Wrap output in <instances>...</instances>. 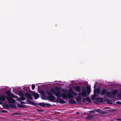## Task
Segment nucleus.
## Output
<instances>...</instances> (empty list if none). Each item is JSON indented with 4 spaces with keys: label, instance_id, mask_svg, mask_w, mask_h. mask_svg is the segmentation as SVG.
<instances>
[{
    "label": "nucleus",
    "instance_id": "nucleus-4",
    "mask_svg": "<svg viewBox=\"0 0 121 121\" xmlns=\"http://www.w3.org/2000/svg\"><path fill=\"white\" fill-rule=\"evenodd\" d=\"M5 93L7 95V96L5 95H0V98H16L13 94L11 93L10 91L9 90L6 91Z\"/></svg>",
    "mask_w": 121,
    "mask_h": 121
},
{
    "label": "nucleus",
    "instance_id": "nucleus-16",
    "mask_svg": "<svg viewBox=\"0 0 121 121\" xmlns=\"http://www.w3.org/2000/svg\"><path fill=\"white\" fill-rule=\"evenodd\" d=\"M75 90L76 91L79 92L81 90V88L79 86H77L75 87Z\"/></svg>",
    "mask_w": 121,
    "mask_h": 121
},
{
    "label": "nucleus",
    "instance_id": "nucleus-32",
    "mask_svg": "<svg viewBox=\"0 0 121 121\" xmlns=\"http://www.w3.org/2000/svg\"><path fill=\"white\" fill-rule=\"evenodd\" d=\"M2 112H7L6 111L3 110L2 111Z\"/></svg>",
    "mask_w": 121,
    "mask_h": 121
},
{
    "label": "nucleus",
    "instance_id": "nucleus-10",
    "mask_svg": "<svg viewBox=\"0 0 121 121\" xmlns=\"http://www.w3.org/2000/svg\"><path fill=\"white\" fill-rule=\"evenodd\" d=\"M104 101L109 104H112L114 103V101L111 100L110 99H104Z\"/></svg>",
    "mask_w": 121,
    "mask_h": 121
},
{
    "label": "nucleus",
    "instance_id": "nucleus-18",
    "mask_svg": "<svg viewBox=\"0 0 121 121\" xmlns=\"http://www.w3.org/2000/svg\"><path fill=\"white\" fill-rule=\"evenodd\" d=\"M69 93H70L72 94L73 95H75V93L74 92L73 90L71 89H69Z\"/></svg>",
    "mask_w": 121,
    "mask_h": 121
},
{
    "label": "nucleus",
    "instance_id": "nucleus-26",
    "mask_svg": "<svg viewBox=\"0 0 121 121\" xmlns=\"http://www.w3.org/2000/svg\"><path fill=\"white\" fill-rule=\"evenodd\" d=\"M93 117V116L92 115H90L87 117V118L89 119H91Z\"/></svg>",
    "mask_w": 121,
    "mask_h": 121
},
{
    "label": "nucleus",
    "instance_id": "nucleus-9",
    "mask_svg": "<svg viewBox=\"0 0 121 121\" xmlns=\"http://www.w3.org/2000/svg\"><path fill=\"white\" fill-rule=\"evenodd\" d=\"M39 105L40 106L45 107H49L51 106V105L49 104L44 103H39Z\"/></svg>",
    "mask_w": 121,
    "mask_h": 121
},
{
    "label": "nucleus",
    "instance_id": "nucleus-31",
    "mask_svg": "<svg viewBox=\"0 0 121 121\" xmlns=\"http://www.w3.org/2000/svg\"><path fill=\"white\" fill-rule=\"evenodd\" d=\"M95 111H89V112H92V113H95Z\"/></svg>",
    "mask_w": 121,
    "mask_h": 121
},
{
    "label": "nucleus",
    "instance_id": "nucleus-14",
    "mask_svg": "<svg viewBox=\"0 0 121 121\" xmlns=\"http://www.w3.org/2000/svg\"><path fill=\"white\" fill-rule=\"evenodd\" d=\"M40 93L41 95H43V96L44 97V98H46L45 97L46 94L44 91L43 90L41 91H40Z\"/></svg>",
    "mask_w": 121,
    "mask_h": 121
},
{
    "label": "nucleus",
    "instance_id": "nucleus-11",
    "mask_svg": "<svg viewBox=\"0 0 121 121\" xmlns=\"http://www.w3.org/2000/svg\"><path fill=\"white\" fill-rule=\"evenodd\" d=\"M31 94L32 95V97H34V98H38L39 97V95L38 94L32 91Z\"/></svg>",
    "mask_w": 121,
    "mask_h": 121
},
{
    "label": "nucleus",
    "instance_id": "nucleus-21",
    "mask_svg": "<svg viewBox=\"0 0 121 121\" xmlns=\"http://www.w3.org/2000/svg\"><path fill=\"white\" fill-rule=\"evenodd\" d=\"M106 90L105 89H103L101 91V94L102 95H103L106 94Z\"/></svg>",
    "mask_w": 121,
    "mask_h": 121
},
{
    "label": "nucleus",
    "instance_id": "nucleus-37",
    "mask_svg": "<svg viewBox=\"0 0 121 121\" xmlns=\"http://www.w3.org/2000/svg\"><path fill=\"white\" fill-rule=\"evenodd\" d=\"M46 99V100H47V99ZM48 99V100L49 101V99Z\"/></svg>",
    "mask_w": 121,
    "mask_h": 121
},
{
    "label": "nucleus",
    "instance_id": "nucleus-23",
    "mask_svg": "<svg viewBox=\"0 0 121 121\" xmlns=\"http://www.w3.org/2000/svg\"><path fill=\"white\" fill-rule=\"evenodd\" d=\"M95 111L98 112L99 113H102L103 112V111L102 110H100L99 109L95 110Z\"/></svg>",
    "mask_w": 121,
    "mask_h": 121
},
{
    "label": "nucleus",
    "instance_id": "nucleus-19",
    "mask_svg": "<svg viewBox=\"0 0 121 121\" xmlns=\"http://www.w3.org/2000/svg\"><path fill=\"white\" fill-rule=\"evenodd\" d=\"M69 102L71 104H75L76 103V101L73 99H71L69 100Z\"/></svg>",
    "mask_w": 121,
    "mask_h": 121
},
{
    "label": "nucleus",
    "instance_id": "nucleus-35",
    "mask_svg": "<svg viewBox=\"0 0 121 121\" xmlns=\"http://www.w3.org/2000/svg\"><path fill=\"white\" fill-rule=\"evenodd\" d=\"M19 105H18V106L19 107ZM20 107H22V106H20Z\"/></svg>",
    "mask_w": 121,
    "mask_h": 121
},
{
    "label": "nucleus",
    "instance_id": "nucleus-28",
    "mask_svg": "<svg viewBox=\"0 0 121 121\" xmlns=\"http://www.w3.org/2000/svg\"><path fill=\"white\" fill-rule=\"evenodd\" d=\"M96 90L97 93H100V90L99 89H96Z\"/></svg>",
    "mask_w": 121,
    "mask_h": 121
},
{
    "label": "nucleus",
    "instance_id": "nucleus-33",
    "mask_svg": "<svg viewBox=\"0 0 121 121\" xmlns=\"http://www.w3.org/2000/svg\"><path fill=\"white\" fill-rule=\"evenodd\" d=\"M15 114L16 115H18L19 114V113H16Z\"/></svg>",
    "mask_w": 121,
    "mask_h": 121
},
{
    "label": "nucleus",
    "instance_id": "nucleus-34",
    "mask_svg": "<svg viewBox=\"0 0 121 121\" xmlns=\"http://www.w3.org/2000/svg\"><path fill=\"white\" fill-rule=\"evenodd\" d=\"M105 108H106V109H108V108H109L108 107H107Z\"/></svg>",
    "mask_w": 121,
    "mask_h": 121
},
{
    "label": "nucleus",
    "instance_id": "nucleus-24",
    "mask_svg": "<svg viewBox=\"0 0 121 121\" xmlns=\"http://www.w3.org/2000/svg\"><path fill=\"white\" fill-rule=\"evenodd\" d=\"M84 100H86L89 103H91V99H83Z\"/></svg>",
    "mask_w": 121,
    "mask_h": 121
},
{
    "label": "nucleus",
    "instance_id": "nucleus-36",
    "mask_svg": "<svg viewBox=\"0 0 121 121\" xmlns=\"http://www.w3.org/2000/svg\"><path fill=\"white\" fill-rule=\"evenodd\" d=\"M86 98L87 99V98H89V97H86Z\"/></svg>",
    "mask_w": 121,
    "mask_h": 121
},
{
    "label": "nucleus",
    "instance_id": "nucleus-29",
    "mask_svg": "<svg viewBox=\"0 0 121 121\" xmlns=\"http://www.w3.org/2000/svg\"><path fill=\"white\" fill-rule=\"evenodd\" d=\"M116 103L119 105H121V102L119 101H117V102Z\"/></svg>",
    "mask_w": 121,
    "mask_h": 121
},
{
    "label": "nucleus",
    "instance_id": "nucleus-27",
    "mask_svg": "<svg viewBox=\"0 0 121 121\" xmlns=\"http://www.w3.org/2000/svg\"><path fill=\"white\" fill-rule=\"evenodd\" d=\"M117 97L119 98H121V94H118L117 95Z\"/></svg>",
    "mask_w": 121,
    "mask_h": 121
},
{
    "label": "nucleus",
    "instance_id": "nucleus-6",
    "mask_svg": "<svg viewBox=\"0 0 121 121\" xmlns=\"http://www.w3.org/2000/svg\"><path fill=\"white\" fill-rule=\"evenodd\" d=\"M87 90L86 89L84 88H82V93H80L79 94V96L77 97L76 98H81V97H85L86 95Z\"/></svg>",
    "mask_w": 121,
    "mask_h": 121
},
{
    "label": "nucleus",
    "instance_id": "nucleus-22",
    "mask_svg": "<svg viewBox=\"0 0 121 121\" xmlns=\"http://www.w3.org/2000/svg\"><path fill=\"white\" fill-rule=\"evenodd\" d=\"M54 97L53 95L52 94L51 95H49L47 98H56L55 97L54 98Z\"/></svg>",
    "mask_w": 121,
    "mask_h": 121
},
{
    "label": "nucleus",
    "instance_id": "nucleus-7",
    "mask_svg": "<svg viewBox=\"0 0 121 121\" xmlns=\"http://www.w3.org/2000/svg\"><path fill=\"white\" fill-rule=\"evenodd\" d=\"M50 101L54 102L56 101L59 102V103L62 104L65 103V101L63 100V99H48Z\"/></svg>",
    "mask_w": 121,
    "mask_h": 121
},
{
    "label": "nucleus",
    "instance_id": "nucleus-30",
    "mask_svg": "<svg viewBox=\"0 0 121 121\" xmlns=\"http://www.w3.org/2000/svg\"><path fill=\"white\" fill-rule=\"evenodd\" d=\"M76 100V101H80L81 99H75Z\"/></svg>",
    "mask_w": 121,
    "mask_h": 121
},
{
    "label": "nucleus",
    "instance_id": "nucleus-1",
    "mask_svg": "<svg viewBox=\"0 0 121 121\" xmlns=\"http://www.w3.org/2000/svg\"><path fill=\"white\" fill-rule=\"evenodd\" d=\"M17 102L13 99H0V104L6 105L10 108H14L16 107L15 104L20 103L22 104H28L35 105L36 103L32 101V99H16Z\"/></svg>",
    "mask_w": 121,
    "mask_h": 121
},
{
    "label": "nucleus",
    "instance_id": "nucleus-8",
    "mask_svg": "<svg viewBox=\"0 0 121 121\" xmlns=\"http://www.w3.org/2000/svg\"><path fill=\"white\" fill-rule=\"evenodd\" d=\"M92 100L94 103L98 104V103H104L105 101L104 99H91Z\"/></svg>",
    "mask_w": 121,
    "mask_h": 121
},
{
    "label": "nucleus",
    "instance_id": "nucleus-5",
    "mask_svg": "<svg viewBox=\"0 0 121 121\" xmlns=\"http://www.w3.org/2000/svg\"><path fill=\"white\" fill-rule=\"evenodd\" d=\"M118 90L115 89L113 91L111 92L110 91H108L106 93V95L107 97L110 98H114L115 95L117 93Z\"/></svg>",
    "mask_w": 121,
    "mask_h": 121
},
{
    "label": "nucleus",
    "instance_id": "nucleus-12",
    "mask_svg": "<svg viewBox=\"0 0 121 121\" xmlns=\"http://www.w3.org/2000/svg\"><path fill=\"white\" fill-rule=\"evenodd\" d=\"M23 90L26 92H29L30 93L32 91L30 90V88L29 87H25L23 88Z\"/></svg>",
    "mask_w": 121,
    "mask_h": 121
},
{
    "label": "nucleus",
    "instance_id": "nucleus-20",
    "mask_svg": "<svg viewBox=\"0 0 121 121\" xmlns=\"http://www.w3.org/2000/svg\"><path fill=\"white\" fill-rule=\"evenodd\" d=\"M46 93L47 94L49 95H51L53 94L51 91H50L49 90H48L46 91Z\"/></svg>",
    "mask_w": 121,
    "mask_h": 121
},
{
    "label": "nucleus",
    "instance_id": "nucleus-15",
    "mask_svg": "<svg viewBox=\"0 0 121 121\" xmlns=\"http://www.w3.org/2000/svg\"><path fill=\"white\" fill-rule=\"evenodd\" d=\"M73 95L70 93H68L67 94V97L70 98H73V97L72 95Z\"/></svg>",
    "mask_w": 121,
    "mask_h": 121
},
{
    "label": "nucleus",
    "instance_id": "nucleus-2",
    "mask_svg": "<svg viewBox=\"0 0 121 121\" xmlns=\"http://www.w3.org/2000/svg\"><path fill=\"white\" fill-rule=\"evenodd\" d=\"M55 89L56 92L54 88H51L50 90L53 94H55L58 97H60L62 96L63 98H67V94L65 93H62L61 94L60 92L61 90L59 87H55Z\"/></svg>",
    "mask_w": 121,
    "mask_h": 121
},
{
    "label": "nucleus",
    "instance_id": "nucleus-17",
    "mask_svg": "<svg viewBox=\"0 0 121 121\" xmlns=\"http://www.w3.org/2000/svg\"><path fill=\"white\" fill-rule=\"evenodd\" d=\"M86 90L87 91V93L89 94L91 91V89L90 87L89 86H87L86 87Z\"/></svg>",
    "mask_w": 121,
    "mask_h": 121
},
{
    "label": "nucleus",
    "instance_id": "nucleus-13",
    "mask_svg": "<svg viewBox=\"0 0 121 121\" xmlns=\"http://www.w3.org/2000/svg\"><path fill=\"white\" fill-rule=\"evenodd\" d=\"M94 95H93L91 97V98H95V97L96 95V93H97V92H96V89H95L94 90Z\"/></svg>",
    "mask_w": 121,
    "mask_h": 121
},
{
    "label": "nucleus",
    "instance_id": "nucleus-25",
    "mask_svg": "<svg viewBox=\"0 0 121 121\" xmlns=\"http://www.w3.org/2000/svg\"><path fill=\"white\" fill-rule=\"evenodd\" d=\"M35 86L34 84H32L31 85V88L32 90H34L35 89Z\"/></svg>",
    "mask_w": 121,
    "mask_h": 121
},
{
    "label": "nucleus",
    "instance_id": "nucleus-3",
    "mask_svg": "<svg viewBox=\"0 0 121 121\" xmlns=\"http://www.w3.org/2000/svg\"><path fill=\"white\" fill-rule=\"evenodd\" d=\"M30 94L29 92L25 93V92L23 93L22 92L20 91L18 93V95L21 97L17 98H26L25 97H27V98H33L32 94ZM16 97V98H17V97Z\"/></svg>",
    "mask_w": 121,
    "mask_h": 121
}]
</instances>
